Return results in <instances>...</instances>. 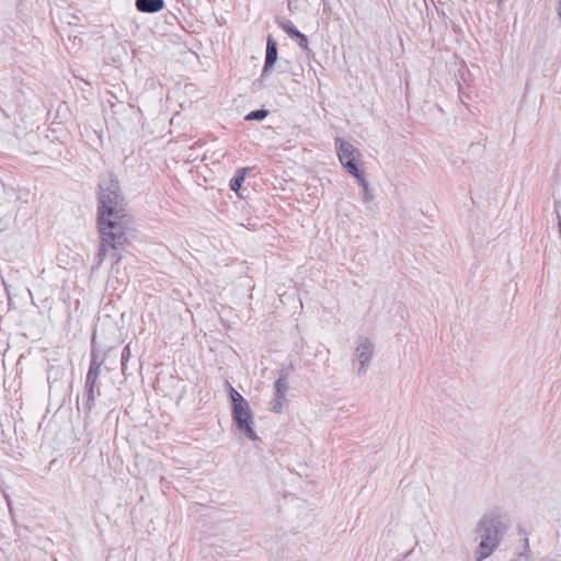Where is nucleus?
<instances>
[{
	"label": "nucleus",
	"mask_w": 561,
	"mask_h": 561,
	"mask_svg": "<svg viewBox=\"0 0 561 561\" xmlns=\"http://www.w3.org/2000/svg\"><path fill=\"white\" fill-rule=\"evenodd\" d=\"M511 526L510 518L497 511L485 514L478 524L480 542L474 551V560L483 561L500 546L503 536Z\"/></svg>",
	"instance_id": "obj_1"
},
{
	"label": "nucleus",
	"mask_w": 561,
	"mask_h": 561,
	"mask_svg": "<svg viewBox=\"0 0 561 561\" xmlns=\"http://www.w3.org/2000/svg\"><path fill=\"white\" fill-rule=\"evenodd\" d=\"M99 187V217H124L125 204L118 181L106 174L101 178Z\"/></svg>",
	"instance_id": "obj_2"
},
{
	"label": "nucleus",
	"mask_w": 561,
	"mask_h": 561,
	"mask_svg": "<svg viewBox=\"0 0 561 561\" xmlns=\"http://www.w3.org/2000/svg\"><path fill=\"white\" fill-rule=\"evenodd\" d=\"M99 217V229L102 242L112 249H117L126 241L123 217L106 216Z\"/></svg>",
	"instance_id": "obj_3"
},
{
	"label": "nucleus",
	"mask_w": 561,
	"mask_h": 561,
	"mask_svg": "<svg viewBox=\"0 0 561 561\" xmlns=\"http://www.w3.org/2000/svg\"><path fill=\"white\" fill-rule=\"evenodd\" d=\"M336 149L342 165L354 178H359V173H362L357 165V156L359 152L353 147V145L343 139H336Z\"/></svg>",
	"instance_id": "obj_4"
},
{
	"label": "nucleus",
	"mask_w": 561,
	"mask_h": 561,
	"mask_svg": "<svg viewBox=\"0 0 561 561\" xmlns=\"http://www.w3.org/2000/svg\"><path fill=\"white\" fill-rule=\"evenodd\" d=\"M231 415L237 428L241 433L251 440H259V437L253 430V414L249 404L231 409Z\"/></svg>",
	"instance_id": "obj_5"
},
{
	"label": "nucleus",
	"mask_w": 561,
	"mask_h": 561,
	"mask_svg": "<svg viewBox=\"0 0 561 561\" xmlns=\"http://www.w3.org/2000/svg\"><path fill=\"white\" fill-rule=\"evenodd\" d=\"M374 344L366 337H359L357 347L355 350V357L359 362L358 374L363 375L366 373V368L373 356Z\"/></svg>",
	"instance_id": "obj_6"
},
{
	"label": "nucleus",
	"mask_w": 561,
	"mask_h": 561,
	"mask_svg": "<svg viewBox=\"0 0 561 561\" xmlns=\"http://www.w3.org/2000/svg\"><path fill=\"white\" fill-rule=\"evenodd\" d=\"M278 26L287 33V35L294 39L297 45L304 49H308V38L305 34H302L289 20H280L277 21Z\"/></svg>",
	"instance_id": "obj_7"
},
{
	"label": "nucleus",
	"mask_w": 561,
	"mask_h": 561,
	"mask_svg": "<svg viewBox=\"0 0 561 561\" xmlns=\"http://www.w3.org/2000/svg\"><path fill=\"white\" fill-rule=\"evenodd\" d=\"M96 394L100 396L99 383L95 381H85L83 394L85 401L83 403V412L85 413L87 416L92 412L95 405Z\"/></svg>",
	"instance_id": "obj_8"
},
{
	"label": "nucleus",
	"mask_w": 561,
	"mask_h": 561,
	"mask_svg": "<svg viewBox=\"0 0 561 561\" xmlns=\"http://www.w3.org/2000/svg\"><path fill=\"white\" fill-rule=\"evenodd\" d=\"M278 57L277 53V43L276 41L270 35L267 37L266 42V56H265V62L262 71V76H265L275 65Z\"/></svg>",
	"instance_id": "obj_9"
},
{
	"label": "nucleus",
	"mask_w": 561,
	"mask_h": 561,
	"mask_svg": "<svg viewBox=\"0 0 561 561\" xmlns=\"http://www.w3.org/2000/svg\"><path fill=\"white\" fill-rule=\"evenodd\" d=\"M164 0H136V8L140 12L156 13L163 9Z\"/></svg>",
	"instance_id": "obj_10"
},
{
	"label": "nucleus",
	"mask_w": 561,
	"mask_h": 561,
	"mask_svg": "<svg viewBox=\"0 0 561 561\" xmlns=\"http://www.w3.org/2000/svg\"><path fill=\"white\" fill-rule=\"evenodd\" d=\"M288 377H289L288 369L282 368L279 370V376L274 385V394H279V396L286 397V393L289 389Z\"/></svg>",
	"instance_id": "obj_11"
},
{
	"label": "nucleus",
	"mask_w": 561,
	"mask_h": 561,
	"mask_svg": "<svg viewBox=\"0 0 561 561\" xmlns=\"http://www.w3.org/2000/svg\"><path fill=\"white\" fill-rule=\"evenodd\" d=\"M248 169L245 168H242V169H239L237 170V172L234 173V175L232 176V179L230 180V188L231 191L238 193L239 190L241 188L242 186V183L244 182L245 180V173H247Z\"/></svg>",
	"instance_id": "obj_12"
},
{
	"label": "nucleus",
	"mask_w": 561,
	"mask_h": 561,
	"mask_svg": "<svg viewBox=\"0 0 561 561\" xmlns=\"http://www.w3.org/2000/svg\"><path fill=\"white\" fill-rule=\"evenodd\" d=\"M228 387L231 409L249 404L248 401L230 383H228Z\"/></svg>",
	"instance_id": "obj_13"
},
{
	"label": "nucleus",
	"mask_w": 561,
	"mask_h": 561,
	"mask_svg": "<svg viewBox=\"0 0 561 561\" xmlns=\"http://www.w3.org/2000/svg\"><path fill=\"white\" fill-rule=\"evenodd\" d=\"M228 387L231 409L249 404L248 401L230 383H228Z\"/></svg>",
	"instance_id": "obj_14"
},
{
	"label": "nucleus",
	"mask_w": 561,
	"mask_h": 561,
	"mask_svg": "<svg viewBox=\"0 0 561 561\" xmlns=\"http://www.w3.org/2000/svg\"><path fill=\"white\" fill-rule=\"evenodd\" d=\"M355 179L357 180L358 184L363 188V198H364V201L366 203L370 202L373 199V195L370 193L368 182L366 181V179L363 175V172L359 173V178H355Z\"/></svg>",
	"instance_id": "obj_15"
},
{
	"label": "nucleus",
	"mask_w": 561,
	"mask_h": 561,
	"mask_svg": "<svg viewBox=\"0 0 561 561\" xmlns=\"http://www.w3.org/2000/svg\"><path fill=\"white\" fill-rule=\"evenodd\" d=\"M285 402H286V397H283L279 394H274V398L270 403V410L275 413H279V412H282Z\"/></svg>",
	"instance_id": "obj_16"
},
{
	"label": "nucleus",
	"mask_w": 561,
	"mask_h": 561,
	"mask_svg": "<svg viewBox=\"0 0 561 561\" xmlns=\"http://www.w3.org/2000/svg\"><path fill=\"white\" fill-rule=\"evenodd\" d=\"M268 115V111L265 108H259L250 112L245 116V121H263Z\"/></svg>",
	"instance_id": "obj_17"
},
{
	"label": "nucleus",
	"mask_w": 561,
	"mask_h": 561,
	"mask_svg": "<svg viewBox=\"0 0 561 561\" xmlns=\"http://www.w3.org/2000/svg\"><path fill=\"white\" fill-rule=\"evenodd\" d=\"M100 374H101V367H98V365H94L93 367L89 366V370L85 376V381L99 382Z\"/></svg>",
	"instance_id": "obj_18"
},
{
	"label": "nucleus",
	"mask_w": 561,
	"mask_h": 561,
	"mask_svg": "<svg viewBox=\"0 0 561 561\" xmlns=\"http://www.w3.org/2000/svg\"><path fill=\"white\" fill-rule=\"evenodd\" d=\"M130 357V347L129 345H126L121 354V362H122V373L125 374L127 368V362Z\"/></svg>",
	"instance_id": "obj_19"
},
{
	"label": "nucleus",
	"mask_w": 561,
	"mask_h": 561,
	"mask_svg": "<svg viewBox=\"0 0 561 561\" xmlns=\"http://www.w3.org/2000/svg\"><path fill=\"white\" fill-rule=\"evenodd\" d=\"M102 364H103V360L99 359L98 354L95 353L94 350H92L90 366L93 367L94 365H98V367H102Z\"/></svg>",
	"instance_id": "obj_20"
},
{
	"label": "nucleus",
	"mask_w": 561,
	"mask_h": 561,
	"mask_svg": "<svg viewBox=\"0 0 561 561\" xmlns=\"http://www.w3.org/2000/svg\"><path fill=\"white\" fill-rule=\"evenodd\" d=\"M106 244H104L102 242V245L100 247L99 249V252H98V256H99V263H102L105 259V255H106V250H105V247Z\"/></svg>",
	"instance_id": "obj_21"
},
{
	"label": "nucleus",
	"mask_w": 561,
	"mask_h": 561,
	"mask_svg": "<svg viewBox=\"0 0 561 561\" xmlns=\"http://www.w3.org/2000/svg\"><path fill=\"white\" fill-rule=\"evenodd\" d=\"M557 12H558L559 18L561 19V0H559L558 7H557Z\"/></svg>",
	"instance_id": "obj_22"
},
{
	"label": "nucleus",
	"mask_w": 561,
	"mask_h": 561,
	"mask_svg": "<svg viewBox=\"0 0 561 561\" xmlns=\"http://www.w3.org/2000/svg\"><path fill=\"white\" fill-rule=\"evenodd\" d=\"M503 0H499V2H502Z\"/></svg>",
	"instance_id": "obj_23"
}]
</instances>
